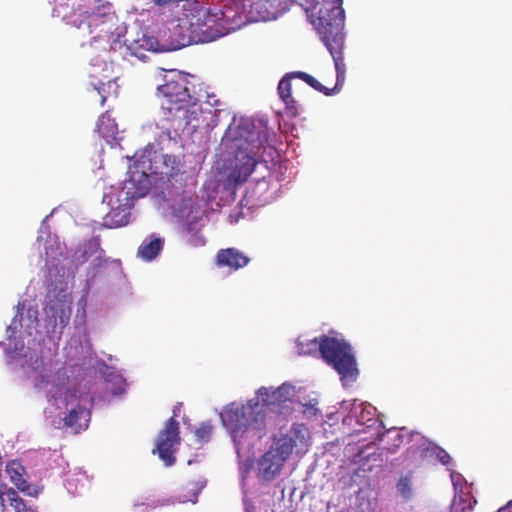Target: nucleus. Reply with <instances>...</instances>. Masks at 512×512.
Listing matches in <instances>:
<instances>
[{
	"label": "nucleus",
	"mask_w": 512,
	"mask_h": 512,
	"mask_svg": "<svg viewBox=\"0 0 512 512\" xmlns=\"http://www.w3.org/2000/svg\"><path fill=\"white\" fill-rule=\"evenodd\" d=\"M38 314L34 301L24 300L18 304L16 315L6 330L7 360L45 394V422L77 433L88 427L90 397L69 378L64 368H57L53 360L57 342L71 316L70 294L66 290L49 293L43 326Z\"/></svg>",
	"instance_id": "f257e3e1"
},
{
	"label": "nucleus",
	"mask_w": 512,
	"mask_h": 512,
	"mask_svg": "<svg viewBox=\"0 0 512 512\" xmlns=\"http://www.w3.org/2000/svg\"><path fill=\"white\" fill-rule=\"evenodd\" d=\"M304 392V386L297 382H284L278 387L262 386L245 403H229L220 412L222 425L230 435L238 457L245 512H253L254 507L247 496L252 464L243 458L251 452L256 441L266 434L270 425L268 410L288 414L291 411L290 404L299 400Z\"/></svg>",
	"instance_id": "f03ea898"
},
{
	"label": "nucleus",
	"mask_w": 512,
	"mask_h": 512,
	"mask_svg": "<svg viewBox=\"0 0 512 512\" xmlns=\"http://www.w3.org/2000/svg\"><path fill=\"white\" fill-rule=\"evenodd\" d=\"M132 161L123 184L111 186L103 195V203L110 208L103 219V225L108 228L127 225L136 199L145 196L153 183L167 181L172 186L178 183L195 185L192 175L180 172L174 156L158 153L153 144L137 151Z\"/></svg>",
	"instance_id": "7ed1b4c3"
},
{
	"label": "nucleus",
	"mask_w": 512,
	"mask_h": 512,
	"mask_svg": "<svg viewBox=\"0 0 512 512\" xmlns=\"http://www.w3.org/2000/svg\"><path fill=\"white\" fill-rule=\"evenodd\" d=\"M187 83L183 74L171 71L165 76V83L157 88L161 111L155 128L160 131L158 136L162 141L171 142L177 136H190L213 125V111L192 100Z\"/></svg>",
	"instance_id": "20e7f679"
},
{
	"label": "nucleus",
	"mask_w": 512,
	"mask_h": 512,
	"mask_svg": "<svg viewBox=\"0 0 512 512\" xmlns=\"http://www.w3.org/2000/svg\"><path fill=\"white\" fill-rule=\"evenodd\" d=\"M267 140L266 129L248 117H234L219 147V181L230 188L252 174Z\"/></svg>",
	"instance_id": "39448f33"
},
{
	"label": "nucleus",
	"mask_w": 512,
	"mask_h": 512,
	"mask_svg": "<svg viewBox=\"0 0 512 512\" xmlns=\"http://www.w3.org/2000/svg\"><path fill=\"white\" fill-rule=\"evenodd\" d=\"M306 12L333 58L336 71L334 87H338L339 92L345 81L346 72L342 56L345 25L342 0H323L321 4L314 5Z\"/></svg>",
	"instance_id": "423d86ee"
},
{
	"label": "nucleus",
	"mask_w": 512,
	"mask_h": 512,
	"mask_svg": "<svg viewBox=\"0 0 512 512\" xmlns=\"http://www.w3.org/2000/svg\"><path fill=\"white\" fill-rule=\"evenodd\" d=\"M310 447V432L304 424H294L290 431L273 440L271 446L261 454L255 464L256 477L270 482L280 476L292 453L304 454Z\"/></svg>",
	"instance_id": "0eeeda50"
},
{
	"label": "nucleus",
	"mask_w": 512,
	"mask_h": 512,
	"mask_svg": "<svg viewBox=\"0 0 512 512\" xmlns=\"http://www.w3.org/2000/svg\"><path fill=\"white\" fill-rule=\"evenodd\" d=\"M172 214L179 224L178 235L181 242L190 248L206 245L202 229L207 223L204 201L188 193L172 206Z\"/></svg>",
	"instance_id": "6e6552de"
},
{
	"label": "nucleus",
	"mask_w": 512,
	"mask_h": 512,
	"mask_svg": "<svg viewBox=\"0 0 512 512\" xmlns=\"http://www.w3.org/2000/svg\"><path fill=\"white\" fill-rule=\"evenodd\" d=\"M321 357L339 374L344 387L357 380L359 371L355 353L342 335L322 337Z\"/></svg>",
	"instance_id": "1a4fd4ad"
},
{
	"label": "nucleus",
	"mask_w": 512,
	"mask_h": 512,
	"mask_svg": "<svg viewBox=\"0 0 512 512\" xmlns=\"http://www.w3.org/2000/svg\"><path fill=\"white\" fill-rule=\"evenodd\" d=\"M340 417H342L343 425L351 428L356 434L375 430L371 435H377L379 432L380 424L376 418V409L367 402L342 401L337 412L327 414L326 422L333 425Z\"/></svg>",
	"instance_id": "9d476101"
},
{
	"label": "nucleus",
	"mask_w": 512,
	"mask_h": 512,
	"mask_svg": "<svg viewBox=\"0 0 512 512\" xmlns=\"http://www.w3.org/2000/svg\"><path fill=\"white\" fill-rule=\"evenodd\" d=\"M153 3L162 9V12L159 13L154 19L152 25L146 26L144 25L146 20L148 19L150 12L142 10L138 12L135 7H132L131 10L128 11L130 17H134V23L130 27H127L125 23L123 25L126 27V32L123 36L120 37V41L122 45H125L126 39L130 36V33L134 34L137 32H143L145 30L151 31L153 30L152 35L154 37H159V29H163V24L159 21V18L163 15H166L168 21L173 19H177L175 16L176 13L179 12V8L181 7L182 14L187 10V6L192 0H152ZM119 24H122L118 20Z\"/></svg>",
	"instance_id": "9b49d317"
},
{
	"label": "nucleus",
	"mask_w": 512,
	"mask_h": 512,
	"mask_svg": "<svg viewBox=\"0 0 512 512\" xmlns=\"http://www.w3.org/2000/svg\"><path fill=\"white\" fill-rule=\"evenodd\" d=\"M113 64L107 59H94L91 63L90 84L101 96V104H104L107 97L116 94L118 85L113 78Z\"/></svg>",
	"instance_id": "f8f14e48"
},
{
	"label": "nucleus",
	"mask_w": 512,
	"mask_h": 512,
	"mask_svg": "<svg viewBox=\"0 0 512 512\" xmlns=\"http://www.w3.org/2000/svg\"><path fill=\"white\" fill-rule=\"evenodd\" d=\"M179 440V424L173 418H170L159 433L156 440V449L153 450L166 466H171L175 462L174 453Z\"/></svg>",
	"instance_id": "ddd939ff"
},
{
	"label": "nucleus",
	"mask_w": 512,
	"mask_h": 512,
	"mask_svg": "<svg viewBox=\"0 0 512 512\" xmlns=\"http://www.w3.org/2000/svg\"><path fill=\"white\" fill-rule=\"evenodd\" d=\"M42 242L45 252L46 267L49 270L50 277H52L53 269L55 268L57 270V265L54 264V261L58 260V256H62L64 248L59 242L58 237L49 232L45 221H43L39 229V236L37 238L39 247Z\"/></svg>",
	"instance_id": "4468645a"
},
{
	"label": "nucleus",
	"mask_w": 512,
	"mask_h": 512,
	"mask_svg": "<svg viewBox=\"0 0 512 512\" xmlns=\"http://www.w3.org/2000/svg\"><path fill=\"white\" fill-rule=\"evenodd\" d=\"M6 473L17 489L31 497H37L39 495L40 490L37 487L28 484L24 478L25 469L20 462H9L6 466Z\"/></svg>",
	"instance_id": "2eb2a0df"
},
{
	"label": "nucleus",
	"mask_w": 512,
	"mask_h": 512,
	"mask_svg": "<svg viewBox=\"0 0 512 512\" xmlns=\"http://www.w3.org/2000/svg\"><path fill=\"white\" fill-rule=\"evenodd\" d=\"M250 259L235 248L222 249L217 253L216 263L219 267H227L236 271L248 265Z\"/></svg>",
	"instance_id": "dca6fc26"
},
{
	"label": "nucleus",
	"mask_w": 512,
	"mask_h": 512,
	"mask_svg": "<svg viewBox=\"0 0 512 512\" xmlns=\"http://www.w3.org/2000/svg\"><path fill=\"white\" fill-rule=\"evenodd\" d=\"M110 365H104V370L101 371L107 384L109 385L114 395H120L125 392L127 387L126 380L123 375L116 369L113 362L115 359L109 357Z\"/></svg>",
	"instance_id": "f3484780"
},
{
	"label": "nucleus",
	"mask_w": 512,
	"mask_h": 512,
	"mask_svg": "<svg viewBox=\"0 0 512 512\" xmlns=\"http://www.w3.org/2000/svg\"><path fill=\"white\" fill-rule=\"evenodd\" d=\"M6 503H9L15 510V512H36L34 508L28 506L17 494V492L2 484L0 486V505L5 510Z\"/></svg>",
	"instance_id": "a211bd4d"
},
{
	"label": "nucleus",
	"mask_w": 512,
	"mask_h": 512,
	"mask_svg": "<svg viewBox=\"0 0 512 512\" xmlns=\"http://www.w3.org/2000/svg\"><path fill=\"white\" fill-rule=\"evenodd\" d=\"M297 78L295 72L287 73L278 84V94L282 101L285 103L286 108L292 115L299 113L298 105L291 96V80Z\"/></svg>",
	"instance_id": "6ab92c4d"
},
{
	"label": "nucleus",
	"mask_w": 512,
	"mask_h": 512,
	"mask_svg": "<svg viewBox=\"0 0 512 512\" xmlns=\"http://www.w3.org/2000/svg\"><path fill=\"white\" fill-rule=\"evenodd\" d=\"M99 135L104 138L108 143L117 139L119 133L117 124L111 115L106 112L102 114L96 124Z\"/></svg>",
	"instance_id": "aec40b11"
},
{
	"label": "nucleus",
	"mask_w": 512,
	"mask_h": 512,
	"mask_svg": "<svg viewBox=\"0 0 512 512\" xmlns=\"http://www.w3.org/2000/svg\"><path fill=\"white\" fill-rule=\"evenodd\" d=\"M163 247V240L158 237L151 236L145 239L138 249V256L145 261L155 259Z\"/></svg>",
	"instance_id": "412c9836"
},
{
	"label": "nucleus",
	"mask_w": 512,
	"mask_h": 512,
	"mask_svg": "<svg viewBox=\"0 0 512 512\" xmlns=\"http://www.w3.org/2000/svg\"><path fill=\"white\" fill-rule=\"evenodd\" d=\"M321 338H308L306 336H300L296 340V351L299 355H310L319 351L321 353Z\"/></svg>",
	"instance_id": "4be33fe9"
},
{
	"label": "nucleus",
	"mask_w": 512,
	"mask_h": 512,
	"mask_svg": "<svg viewBox=\"0 0 512 512\" xmlns=\"http://www.w3.org/2000/svg\"><path fill=\"white\" fill-rule=\"evenodd\" d=\"M295 75L297 76V78L307 83L310 87L325 95H333L338 93V87L328 88L321 84L316 78L305 72L297 71L295 72Z\"/></svg>",
	"instance_id": "5701e85b"
},
{
	"label": "nucleus",
	"mask_w": 512,
	"mask_h": 512,
	"mask_svg": "<svg viewBox=\"0 0 512 512\" xmlns=\"http://www.w3.org/2000/svg\"><path fill=\"white\" fill-rule=\"evenodd\" d=\"M475 503L476 500L470 493L455 495L451 512H471Z\"/></svg>",
	"instance_id": "b1692460"
},
{
	"label": "nucleus",
	"mask_w": 512,
	"mask_h": 512,
	"mask_svg": "<svg viewBox=\"0 0 512 512\" xmlns=\"http://www.w3.org/2000/svg\"><path fill=\"white\" fill-rule=\"evenodd\" d=\"M213 426L209 421L203 422L194 432L195 442L198 445L207 443L212 435Z\"/></svg>",
	"instance_id": "393cba45"
},
{
	"label": "nucleus",
	"mask_w": 512,
	"mask_h": 512,
	"mask_svg": "<svg viewBox=\"0 0 512 512\" xmlns=\"http://www.w3.org/2000/svg\"><path fill=\"white\" fill-rule=\"evenodd\" d=\"M450 476L454 486L455 495H465L466 493L471 494V486L467 484V482L463 479L462 475L456 472H451Z\"/></svg>",
	"instance_id": "a878e982"
},
{
	"label": "nucleus",
	"mask_w": 512,
	"mask_h": 512,
	"mask_svg": "<svg viewBox=\"0 0 512 512\" xmlns=\"http://www.w3.org/2000/svg\"><path fill=\"white\" fill-rule=\"evenodd\" d=\"M205 485H206V481L203 479H200L197 482L192 483L191 484L192 487L190 489L191 497L190 498L179 497L178 502H180V503L191 502L193 504L196 503L197 496H198L199 492L205 487Z\"/></svg>",
	"instance_id": "bb28decb"
},
{
	"label": "nucleus",
	"mask_w": 512,
	"mask_h": 512,
	"mask_svg": "<svg viewBox=\"0 0 512 512\" xmlns=\"http://www.w3.org/2000/svg\"><path fill=\"white\" fill-rule=\"evenodd\" d=\"M298 401L301 403V405L303 407L302 412H303L305 417L312 418V417L317 415V413H318V408H317L318 401L315 398L309 399L307 402H304V403H302L300 401V399Z\"/></svg>",
	"instance_id": "cd10ccee"
},
{
	"label": "nucleus",
	"mask_w": 512,
	"mask_h": 512,
	"mask_svg": "<svg viewBox=\"0 0 512 512\" xmlns=\"http://www.w3.org/2000/svg\"><path fill=\"white\" fill-rule=\"evenodd\" d=\"M398 492L404 497L409 498L411 495V486L407 478L401 479L397 485Z\"/></svg>",
	"instance_id": "c85d7f7f"
},
{
	"label": "nucleus",
	"mask_w": 512,
	"mask_h": 512,
	"mask_svg": "<svg viewBox=\"0 0 512 512\" xmlns=\"http://www.w3.org/2000/svg\"><path fill=\"white\" fill-rule=\"evenodd\" d=\"M432 453L435 454L436 458H438L442 464L448 465L450 461V456L446 451H444L440 447L435 446L432 448Z\"/></svg>",
	"instance_id": "c756f323"
},
{
	"label": "nucleus",
	"mask_w": 512,
	"mask_h": 512,
	"mask_svg": "<svg viewBox=\"0 0 512 512\" xmlns=\"http://www.w3.org/2000/svg\"><path fill=\"white\" fill-rule=\"evenodd\" d=\"M219 186L220 185H216V183L212 180H208L205 182L204 189L205 191H207V200H212L215 198V193Z\"/></svg>",
	"instance_id": "7c9ffc66"
},
{
	"label": "nucleus",
	"mask_w": 512,
	"mask_h": 512,
	"mask_svg": "<svg viewBox=\"0 0 512 512\" xmlns=\"http://www.w3.org/2000/svg\"><path fill=\"white\" fill-rule=\"evenodd\" d=\"M206 104L210 107H217L220 104L219 99L216 98L215 95H207Z\"/></svg>",
	"instance_id": "2f4dec72"
},
{
	"label": "nucleus",
	"mask_w": 512,
	"mask_h": 512,
	"mask_svg": "<svg viewBox=\"0 0 512 512\" xmlns=\"http://www.w3.org/2000/svg\"><path fill=\"white\" fill-rule=\"evenodd\" d=\"M86 304H87V300L85 297H82L79 301H78V311L77 313L80 312V309L82 310V316L85 315V307H86Z\"/></svg>",
	"instance_id": "473e14b6"
},
{
	"label": "nucleus",
	"mask_w": 512,
	"mask_h": 512,
	"mask_svg": "<svg viewBox=\"0 0 512 512\" xmlns=\"http://www.w3.org/2000/svg\"><path fill=\"white\" fill-rule=\"evenodd\" d=\"M497 512H512V500L509 501L504 507H501Z\"/></svg>",
	"instance_id": "72a5a7b5"
},
{
	"label": "nucleus",
	"mask_w": 512,
	"mask_h": 512,
	"mask_svg": "<svg viewBox=\"0 0 512 512\" xmlns=\"http://www.w3.org/2000/svg\"><path fill=\"white\" fill-rule=\"evenodd\" d=\"M180 410V406H175L174 410H173V413H174V416H177V411Z\"/></svg>",
	"instance_id": "f704fd0d"
}]
</instances>
